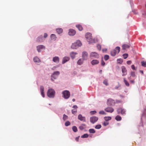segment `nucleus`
I'll return each mask as SVG.
<instances>
[{"mask_svg":"<svg viewBox=\"0 0 146 146\" xmlns=\"http://www.w3.org/2000/svg\"><path fill=\"white\" fill-rule=\"evenodd\" d=\"M85 37L88 41L89 42V43L94 42V40L92 38L91 33H87L85 35Z\"/></svg>","mask_w":146,"mask_h":146,"instance_id":"obj_1","label":"nucleus"},{"mask_svg":"<svg viewBox=\"0 0 146 146\" xmlns=\"http://www.w3.org/2000/svg\"><path fill=\"white\" fill-rule=\"evenodd\" d=\"M120 50V48L119 47H116L111 52V55L113 56H114L116 54H118Z\"/></svg>","mask_w":146,"mask_h":146,"instance_id":"obj_2","label":"nucleus"},{"mask_svg":"<svg viewBox=\"0 0 146 146\" xmlns=\"http://www.w3.org/2000/svg\"><path fill=\"white\" fill-rule=\"evenodd\" d=\"M82 45V43L80 40H77L76 42L73 43L72 46L71 48L73 49H76Z\"/></svg>","mask_w":146,"mask_h":146,"instance_id":"obj_3","label":"nucleus"},{"mask_svg":"<svg viewBox=\"0 0 146 146\" xmlns=\"http://www.w3.org/2000/svg\"><path fill=\"white\" fill-rule=\"evenodd\" d=\"M55 94L54 90L52 89H49L47 92V95L49 98H53L54 97Z\"/></svg>","mask_w":146,"mask_h":146,"instance_id":"obj_4","label":"nucleus"},{"mask_svg":"<svg viewBox=\"0 0 146 146\" xmlns=\"http://www.w3.org/2000/svg\"><path fill=\"white\" fill-rule=\"evenodd\" d=\"M136 77L135 72L134 71H131L130 73V76L128 78V79L131 83L134 84L135 81L134 79H132V78H136Z\"/></svg>","mask_w":146,"mask_h":146,"instance_id":"obj_5","label":"nucleus"},{"mask_svg":"<svg viewBox=\"0 0 146 146\" xmlns=\"http://www.w3.org/2000/svg\"><path fill=\"white\" fill-rule=\"evenodd\" d=\"M117 112L118 114H121L123 115H125L126 114L125 110L122 108H118L117 110Z\"/></svg>","mask_w":146,"mask_h":146,"instance_id":"obj_6","label":"nucleus"},{"mask_svg":"<svg viewBox=\"0 0 146 146\" xmlns=\"http://www.w3.org/2000/svg\"><path fill=\"white\" fill-rule=\"evenodd\" d=\"M115 104V100L112 99L110 98L107 100V104L109 106L114 105Z\"/></svg>","mask_w":146,"mask_h":146,"instance_id":"obj_7","label":"nucleus"},{"mask_svg":"<svg viewBox=\"0 0 146 146\" xmlns=\"http://www.w3.org/2000/svg\"><path fill=\"white\" fill-rule=\"evenodd\" d=\"M62 93L63 94L64 97V98L67 99L70 97V93L69 91L68 90H65L62 92Z\"/></svg>","mask_w":146,"mask_h":146,"instance_id":"obj_8","label":"nucleus"},{"mask_svg":"<svg viewBox=\"0 0 146 146\" xmlns=\"http://www.w3.org/2000/svg\"><path fill=\"white\" fill-rule=\"evenodd\" d=\"M60 72L59 71H57L54 72L53 74L51 75V79L52 80H53V78L54 79H56V78L59 75Z\"/></svg>","mask_w":146,"mask_h":146,"instance_id":"obj_9","label":"nucleus"},{"mask_svg":"<svg viewBox=\"0 0 146 146\" xmlns=\"http://www.w3.org/2000/svg\"><path fill=\"white\" fill-rule=\"evenodd\" d=\"M98 117L96 116L91 117L90 118V121L92 123H94L98 120Z\"/></svg>","mask_w":146,"mask_h":146,"instance_id":"obj_10","label":"nucleus"},{"mask_svg":"<svg viewBox=\"0 0 146 146\" xmlns=\"http://www.w3.org/2000/svg\"><path fill=\"white\" fill-rule=\"evenodd\" d=\"M88 54L86 52L84 51L82 53V57L83 60H86L88 58Z\"/></svg>","mask_w":146,"mask_h":146,"instance_id":"obj_11","label":"nucleus"},{"mask_svg":"<svg viewBox=\"0 0 146 146\" xmlns=\"http://www.w3.org/2000/svg\"><path fill=\"white\" fill-rule=\"evenodd\" d=\"M121 70L123 73V76H125L127 74V70L124 66H123L121 67Z\"/></svg>","mask_w":146,"mask_h":146,"instance_id":"obj_12","label":"nucleus"},{"mask_svg":"<svg viewBox=\"0 0 146 146\" xmlns=\"http://www.w3.org/2000/svg\"><path fill=\"white\" fill-rule=\"evenodd\" d=\"M90 57L98 58L99 57V55L98 53L96 52H91L90 54Z\"/></svg>","mask_w":146,"mask_h":146,"instance_id":"obj_13","label":"nucleus"},{"mask_svg":"<svg viewBox=\"0 0 146 146\" xmlns=\"http://www.w3.org/2000/svg\"><path fill=\"white\" fill-rule=\"evenodd\" d=\"M104 110L107 112L112 113L114 111L113 109L111 107H108L105 109Z\"/></svg>","mask_w":146,"mask_h":146,"instance_id":"obj_14","label":"nucleus"},{"mask_svg":"<svg viewBox=\"0 0 146 146\" xmlns=\"http://www.w3.org/2000/svg\"><path fill=\"white\" fill-rule=\"evenodd\" d=\"M78 118L81 121H83V122L86 121V120L85 117L84 116H82V115L80 114L78 115Z\"/></svg>","mask_w":146,"mask_h":146,"instance_id":"obj_15","label":"nucleus"},{"mask_svg":"<svg viewBox=\"0 0 146 146\" xmlns=\"http://www.w3.org/2000/svg\"><path fill=\"white\" fill-rule=\"evenodd\" d=\"M72 108L73 109L72 110V113L73 114H74L77 113L78 107L76 105H75L72 106Z\"/></svg>","mask_w":146,"mask_h":146,"instance_id":"obj_16","label":"nucleus"},{"mask_svg":"<svg viewBox=\"0 0 146 146\" xmlns=\"http://www.w3.org/2000/svg\"><path fill=\"white\" fill-rule=\"evenodd\" d=\"M40 91L41 92V94L42 97L44 98L45 96V95L44 92V87L43 86H41L40 88Z\"/></svg>","mask_w":146,"mask_h":146,"instance_id":"obj_17","label":"nucleus"},{"mask_svg":"<svg viewBox=\"0 0 146 146\" xmlns=\"http://www.w3.org/2000/svg\"><path fill=\"white\" fill-rule=\"evenodd\" d=\"M76 33L75 30L73 29H70L69 30L68 34L70 35L73 36Z\"/></svg>","mask_w":146,"mask_h":146,"instance_id":"obj_18","label":"nucleus"},{"mask_svg":"<svg viewBox=\"0 0 146 146\" xmlns=\"http://www.w3.org/2000/svg\"><path fill=\"white\" fill-rule=\"evenodd\" d=\"M37 49L38 52H40V49H44L45 46L43 45H39L36 47Z\"/></svg>","mask_w":146,"mask_h":146,"instance_id":"obj_19","label":"nucleus"},{"mask_svg":"<svg viewBox=\"0 0 146 146\" xmlns=\"http://www.w3.org/2000/svg\"><path fill=\"white\" fill-rule=\"evenodd\" d=\"M70 58L67 56L64 57L62 59V64H64L69 60Z\"/></svg>","mask_w":146,"mask_h":146,"instance_id":"obj_20","label":"nucleus"},{"mask_svg":"<svg viewBox=\"0 0 146 146\" xmlns=\"http://www.w3.org/2000/svg\"><path fill=\"white\" fill-rule=\"evenodd\" d=\"M59 61V58L58 56L54 57L53 58V61L56 63H58Z\"/></svg>","mask_w":146,"mask_h":146,"instance_id":"obj_21","label":"nucleus"},{"mask_svg":"<svg viewBox=\"0 0 146 146\" xmlns=\"http://www.w3.org/2000/svg\"><path fill=\"white\" fill-rule=\"evenodd\" d=\"M77 54V53L75 52H72L70 53V56L71 58L73 59L75 58V56Z\"/></svg>","mask_w":146,"mask_h":146,"instance_id":"obj_22","label":"nucleus"},{"mask_svg":"<svg viewBox=\"0 0 146 146\" xmlns=\"http://www.w3.org/2000/svg\"><path fill=\"white\" fill-rule=\"evenodd\" d=\"M86 125L84 124H82L79 127V128L80 130H82L86 128Z\"/></svg>","mask_w":146,"mask_h":146,"instance_id":"obj_23","label":"nucleus"},{"mask_svg":"<svg viewBox=\"0 0 146 146\" xmlns=\"http://www.w3.org/2000/svg\"><path fill=\"white\" fill-rule=\"evenodd\" d=\"M84 60H83L82 58H80L78 61L77 62V64L80 65H81L82 64Z\"/></svg>","mask_w":146,"mask_h":146,"instance_id":"obj_24","label":"nucleus"},{"mask_svg":"<svg viewBox=\"0 0 146 146\" xmlns=\"http://www.w3.org/2000/svg\"><path fill=\"white\" fill-rule=\"evenodd\" d=\"M42 36L41 35L38 37L36 41L37 42H42L43 41Z\"/></svg>","mask_w":146,"mask_h":146,"instance_id":"obj_25","label":"nucleus"},{"mask_svg":"<svg viewBox=\"0 0 146 146\" xmlns=\"http://www.w3.org/2000/svg\"><path fill=\"white\" fill-rule=\"evenodd\" d=\"M91 64L92 65L96 64L99 63V61L97 60H94L91 61Z\"/></svg>","mask_w":146,"mask_h":146,"instance_id":"obj_26","label":"nucleus"},{"mask_svg":"<svg viewBox=\"0 0 146 146\" xmlns=\"http://www.w3.org/2000/svg\"><path fill=\"white\" fill-rule=\"evenodd\" d=\"M56 31L57 32L58 34H60L63 31V30L61 28H58L56 29Z\"/></svg>","mask_w":146,"mask_h":146,"instance_id":"obj_27","label":"nucleus"},{"mask_svg":"<svg viewBox=\"0 0 146 146\" xmlns=\"http://www.w3.org/2000/svg\"><path fill=\"white\" fill-rule=\"evenodd\" d=\"M76 27L80 31H82L83 30V28L80 25H76Z\"/></svg>","mask_w":146,"mask_h":146,"instance_id":"obj_28","label":"nucleus"},{"mask_svg":"<svg viewBox=\"0 0 146 146\" xmlns=\"http://www.w3.org/2000/svg\"><path fill=\"white\" fill-rule=\"evenodd\" d=\"M111 119V117L110 116L105 117H104L105 120L108 122Z\"/></svg>","mask_w":146,"mask_h":146,"instance_id":"obj_29","label":"nucleus"},{"mask_svg":"<svg viewBox=\"0 0 146 146\" xmlns=\"http://www.w3.org/2000/svg\"><path fill=\"white\" fill-rule=\"evenodd\" d=\"M129 47V46L127 44H125L122 46V48L123 50H125L126 48H128Z\"/></svg>","mask_w":146,"mask_h":146,"instance_id":"obj_30","label":"nucleus"},{"mask_svg":"<svg viewBox=\"0 0 146 146\" xmlns=\"http://www.w3.org/2000/svg\"><path fill=\"white\" fill-rule=\"evenodd\" d=\"M33 60L34 62H39L40 61V59L36 57H35L34 58Z\"/></svg>","mask_w":146,"mask_h":146,"instance_id":"obj_31","label":"nucleus"},{"mask_svg":"<svg viewBox=\"0 0 146 146\" xmlns=\"http://www.w3.org/2000/svg\"><path fill=\"white\" fill-rule=\"evenodd\" d=\"M115 119L117 121H120L121 120V117L119 115H117L115 117Z\"/></svg>","mask_w":146,"mask_h":146,"instance_id":"obj_32","label":"nucleus"},{"mask_svg":"<svg viewBox=\"0 0 146 146\" xmlns=\"http://www.w3.org/2000/svg\"><path fill=\"white\" fill-rule=\"evenodd\" d=\"M123 81L124 83H125V85L127 86H129V83L127 82L126 80L125 79V78H124L123 79Z\"/></svg>","mask_w":146,"mask_h":146,"instance_id":"obj_33","label":"nucleus"},{"mask_svg":"<svg viewBox=\"0 0 146 146\" xmlns=\"http://www.w3.org/2000/svg\"><path fill=\"white\" fill-rule=\"evenodd\" d=\"M141 64L142 66L144 67H146V61H142L141 62Z\"/></svg>","mask_w":146,"mask_h":146,"instance_id":"obj_34","label":"nucleus"},{"mask_svg":"<svg viewBox=\"0 0 146 146\" xmlns=\"http://www.w3.org/2000/svg\"><path fill=\"white\" fill-rule=\"evenodd\" d=\"M89 131L90 133H95V130L93 129H90L89 130Z\"/></svg>","mask_w":146,"mask_h":146,"instance_id":"obj_35","label":"nucleus"},{"mask_svg":"<svg viewBox=\"0 0 146 146\" xmlns=\"http://www.w3.org/2000/svg\"><path fill=\"white\" fill-rule=\"evenodd\" d=\"M50 38L52 40H55L56 38L55 35L54 34H52L50 36Z\"/></svg>","mask_w":146,"mask_h":146,"instance_id":"obj_36","label":"nucleus"},{"mask_svg":"<svg viewBox=\"0 0 146 146\" xmlns=\"http://www.w3.org/2000/svg\"><path fill=\"white\" fill-rule=\"evenodd\" d=\"M118 63L121 64L123 62V59L121 58L118 59L117 60Z\"/></svg>","mask_w":146,"mask_h":146,"instance_id":"obj_37","label":"nucleus"},{"mask_svg":"<svg viewBox=\"0 0 146 146\" xmlns=\"http://www.w3.org/2000/svg\"><path fill=\"white\" fill-rule=\"evenodd\" d=\"M72 129L73 131L74 132H76L78 131L77 128L75 126H73L72 127Z\"/></svg>","mask_w":146,"mask_h":146,"instance_id":"obj_38","label":"nucleus"},{"mask_svg":"<svg viewBox=\"0 0 146 146\" xmlns=\"http://www.w3.org/2000/svg\"><path fill=\"white\" fill-rule=\"evenodd\" d=\"M88 136V135L87 134H85L81 136L82 138H87Z\"/></svg>","mask_w":146,"mask_h":146,"instance_id":"obj_39","label":"nucleus"},{"mask_svg":"<svg viewBox=\"0 0 146 146\" xmlns=\"http://www.w3.org/2000/svg\"><path fill=\"white\" fill-rule=\"evenodd\" d=\"M128 54L127 53L124 54L123 55V56L124 59H126L128 56Z\"/></svg>","mask_w":146,"mask_h":146,"instance_id":"obj_40","label":"nucleus"},{"mask_svg":"<svg viewBox=\"0 0 146 146\" xmlns=\"http://www.w3.org/2000/svg\"><path fill=\"white\" fill-rule=\"evenodd\" d=\"M109 58V56L107 55H105L104 57V59L105 60H108Z\"/></svg>","mask_w":146,"mask_h":146,"instance_id":"obj_41","label":"nucleus"},{"mask_svg":"<svg viewBox=\"0 0 146 146\" xmlns=\"http://www.w3.org/2000/svg\"><path fill=\"white\" fill-rule=\"evenodd\" d=\"M68 116L67 115L64 114L63 115V119L64 121L68 119Z\"/></svg>","mask_w":146,"mask_h":146,"instance_id":"obj_42","label":"nucleus"},{"mask_svg":"<svg viewBox=\"0 0 146 146\" xmlns=\"http://www.w3.org/2000/svg\"><path fill=\"white\" fill-rule=\"evenodd\" d=\"M101 125H98L96 126L95 128L96 129H99L101 127Z\"/></svg>","mask_w":146,"mask_h":146,"instance_id":"obj_43","label":"nucleus"},{"mask_svg":"<svg viewBox=\"0 0 146 146\" xmlns=\"http://www.w3.org/2000/svg\"><path fill=\"white\" fill-rule=\"evenodd\" d=\"M99 113L101 115H105L106 113L103 110L100 111L99 112Z\"/></svg>","mask_w":146,"mask_h":146,"instance_id":"obj_44","label":"nucleus"},{"mask_svg":"<svg viewBox=\"0 0 146 146\" xmlns=\"http://www.w3.org/2000/svg\"><path fill=\"white\" fill-rule=\"evenodd\" d=\"M103 83L106 86H107L108 85V81L106 80H105L104 81Z\"/></svg>","mask_w":146,"mask_h":146,"instance_id":"obj_45","label":"nucleus"},{"mask_svg":"<svg viewBox=\"0 0 146 146\" xmlns=\"http://www.w3.org/2000/svg\"><path fill=\"white\" fill-rule=\"evenodd\" d=\"M109 122H108L105 121L103 123V125L104 126H106L109 124Z\"/></svg>","mask_w":146,"mask_h":146,"instance_id":"obj_46","label":"nucleus"},{"mask_svg":"<svg viewBox=\"0 0 146 146\" xmlns=\"http://www.w3.org/2000/svg\"><path fill=\"white\" fill-rule=\"evenodd\" d=\"M97 47L98 49L100 51L101 50V46L100 44H98L97 46Z\"/></svg>","mask_w":146,"mask_h":146,"instance_id":"obj_47","label":"nucleus"},{"mask_svg":"<svg viewBox=\"0 0 146 146\" xmlns=\"http://www.w3.org/2000/svg\"><path fill=\"white\" fill-rule=\"evenodd\" d=\"M70 125V123L69 121H67L65 122V125L66 126H68Z\"/></svg>","mask_w":146,"mask_h":146,"instance_id":"obj_48","label":"nucleus"},{"mask_svg":"<svg viewBox=\"0 0 146 146\" xmlns=\"http://www.w3.org/2000/svg\"><path fill=\"white\" fill-rule=\"evenodd\" d=\"M131 69L133 70H136V68H135L134 65H132L131 66Z\"/></svg>","mask_w":146,"mask_h":146,"instance_id":"obj_49","label":"nucleus"},{"mask_svg":"<svg viewBox=\"0 0 146 146\" xmlns=\"http://www.w3.org/2000/svg\"><path fill=\"white\" fill-rule=\"evenodd\" d=\"M96 113V111H91L90 112V113L92 114V115H93V114H95V113Z\"/></svg>","mask_w":146,"mask_h":146,"instance_id":"obj_50","label":"nucleus"},{"mask_svg":"<svg viewBox=\"0 0 146 146\" xmlns=\"http://www.w3.org/2000/svg\"><path fill=\"white\" fill-rule=\"evenodd\" d=\"M116 103H120L121 102V100H116L115 102Z\"/></svg>","mask_w":146,"mask_h":146,"instance_id":"obj_51","label":"nucleus"},{"mask_svg":"<svg viewBox=\"0 0 146 146\" xmlns=\"http://www.w3.org/2000/svg\"><path fill=\"white\" fill-rule=\"evenodd\" d=\"M132 63V62L131 60L127 61V63L128 65H130Z\"/></svg>","mask_w":146,"mask_h":146,"instance_id":"obj_52","label":"nucleus"},{"mask_svg":"<svg viewBox=\"0 0 146 146\" xmlns=\"http://www.w3.org/2000/svg\"><path fill=\"white\" fill-rule=\"evenodd\" d=\"M105 62L102 60L101 61V65L102 66H104L105 65Z\"/></svg>","mask_w":146,"mask_h":146,"instance_id":"obj_53","label":"nucleus"},{"mask_svg":"<svg viewBox=\"0 0 146 146\" xmlns=\"http://www.w3.org/2000/svg\"><path fill=\"white\" fill-rule=\"evenodd\" d=\"M47 36H48V35L47 33H45L44 34V38H46L47 37Z\"/></svg>","mask_w":146,"mask_h":146,"instance_id":"obj_54","label":"nucleus"},{"mask_svg":"<svg viewBox=\"0 0 146 146\" xmlns=\"http://www.w3.org/2000/svg\"><path fill=\"white\" fill-rule=\"evenodd\" d=\"M78 140H79V137H76V138L75 140L76 141H78Z\"/></svg>","mask_w":146,"mask_h":146,"instance_id":"obj_55","label":"nucleus"},{"mask_svg":"<svg viewBox=\"0 0 146 146\" xmlns=\"http://www.w3.org/2000/svg\"><path fill=\"white\" fill-rule=\"evenodd\" d=\"M140 72L142 74H143V70H140Z\"/></svg>","mask_w":146,"mask_h":146,"instance_id":"obj_56","label":"nucleus"},{"mask_svg":"<svg viewBox=\"0 0 146 146\" xmlns=\"http://www.w3.org/2000/svg\"><path fill=\"white\" fill-rule=\"evenodd\" d=\"M75 99H72V101H73V102H75Z\"/></svg>","mask_w":146,"mask_h":146,"instance_id":"obj_57","label":"nucleus"},{"mask_svg":"<svg viewBox=\"0 0 146 146\" xmlns=\"http://www.w3.org/2000/svg\"><path fill=\"white\" fill-rule=\"evenodd\" d=\"M102 51H103V52H104V51H105L104 49H102Z\"/></svg>","mask_w":146,"mask_h":146,"instance_id":"obj_58","label":"nucleus"},{"mask_svg":"<svg viewBox=\"0 0 146 146\" xmlns=\"http://www.w3.org/2000/svg\"><path fill=\"white\" fill-rule=\"evenodd\" d=\"M102 72V70H100V72Z\"/></svg>","mask_w":146,"mask_h":146,"instance_id":"obj_59","label":"nucleus"},{"mask_svg":"<svg viewBox=\"0 0 146 146\" xmlns=\"http://www.w3.org/2000/svg\"><path fill=\"white\" fill-rule=\"evenodd\" d=\"M105 51H106L107 50V49H105Z\"/></svg>","mask_w":146,"mask_h":146,"instance_id":"obj_60","label":"nucleus"},{"mask_svg":"<svg viewBox=\"0 0 146 146\" xmlns=\"http://www.w3.org/2000/svg\"><path fill=\"white\" fill-rule=\"evenodd\" d=\"M145 15H146V16H145V17H146V14H145Z\"/></svg>","mask_w":146,"mask_h":146,"instance_id":"obj_61","label":"nucleus"}]
</instances>
